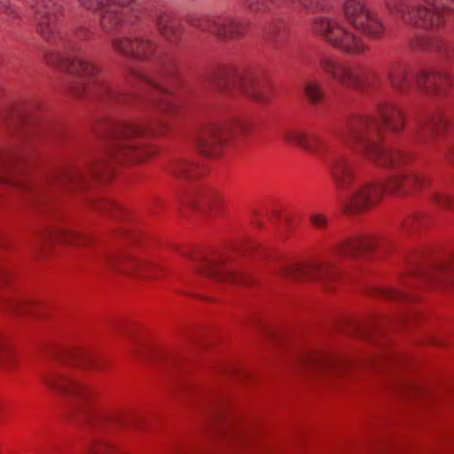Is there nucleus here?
<instances>
[{"label":"nucleus","mask_w":454,"mask_h":454,"mask_svg":"<svg viewBox=\"0 0 454 454\" xmlns=\"http://www.w3.org/2000/svg\"><path fill=\"white\" fill-rule=\"evenodd\" d=\"M304 93L312 104L320 103L324 96L320 83L315 81H307L305 82Z\"/></svg>","instance_id":"nucleus-31"},{"label":"nucleus","mask_w":454,"mask_h":454,"mask_svg":"<svg viewBox=\"0 0 454 454\" xmlns=\"http://www.w3.org/2000/svg\"><path fill=\"white\" fill-rule=\"evenodd\" d=\"M9 270L6 267L0 263V282L4 281L9 278Z\"/></svg>","instance_id":"nucleus-43"},{"label":"nucleus","mask_w":454,"mask_h":454,"mask_svg":"<svg viewBox=\"0 0 454 454\" xmlns=\"http://www.w3.org/2000/svg\"><path fill=\"white\" fill-rule=\"evenodd\" d=\"M281 136L286 142L301 146L309 153L323 155L326 152L324 142L318 135L309 132L302 128H285L281 130Z\"/></svg>","instance_id":"nucleus-20"},{"label":"nucleus","mask_w":454,"mask_h":454,"mask_svg":"<svg viewBox=\"0 0 454 454\" xmlns=\"http://www.w3.org/2000/svg\"><path fill=\"white\" fill-rule=\"evenodd\" d=\"M198 167L193 163L179 159L171 163L168 168V172L179 179H190L197 176Z\"/></svg>","instance_id":"nucleus-29"},{"label":"nucleus","mask_w":454,"mask_h":454,"mask_svg":"<svg viewBox=\"0 0 454 454\" xmlns=\"http://www.w3.org/2000/svg\"><path fill=\"white\" fill-rule=\"evenodd\" d=\"M427 223V217L423 214H416L413 216L407 218L403 227L406 231H415Z\"/></svg>","instance_id":"nucleus-36"},{"label":"nucleus","mask_w":454,"mask_h":454,"mask_svg":"<svg viewBox=\"0 0 454 454\" xmlns=\"http://www.w3.org/2000/svg\"><path fill=\"white\" fill-rule=\"evenodd\" d=\"M192 25L202 32L224 39L238 37L244 30L243 24L230 14L196 19Z\"/></svg>","instance_id":"nucleus-13"},{"label":"nucleus","mask_w":454,"mask_h":454,"mask_svg":"<svg viewBox=\"0 0 454 454\" xmlns=\"http://www.w3.org/2000/svg\"><path fill=\"white\" fill-rule=\"evenodd\" d=\"M223 201L222 196L212 190H200L190 193L185 199V203L204 213H218Z\"/></svg>","instance_id":"nucleus-22"},{"label":"nucleus","mask_w":454,"mask_h":454,"mask_svg":"<svg viewBox=\"0 0 454 454\" xmlns=\"http://www.w3.org/2000/svg\"><path fill=\"white\" fill-rule=\"evenodd\" d=\"M163 127L161 121L156 120L143 124L138 122H123L118 124L112 134L106 158L91 164L88 169L67 168L47 177V184L61 185H76L85 182L89 176H99L107 168L109 160H121L131 159L142 161L153 156L156 149L145 142L149 135H157V128Z\"/></svg>","instance_id":"nucleus-3"},{"label":"nucleus","mask_w":454,"mask_h":454,"mask_svg":"<svg viewBox=\"0 0 454 454\" xmlns=\"http://www.w3.org/2000/svg\"><path fill=\"white\" fill-rule=\"evenodd\" d=\"M214 86L220 92L233 97L243 94L257 102H265L269 98L264 85L251 73L222 74Z\"/></svg>","instance_id":"nucleus-12"},{"label":"nucleus","mask_w":454,"mask_h":454,"mask_svg":"<svg viewBox=\"0 0 454 454\" xmlns=\"http://www.w3.org/2000/svg\"><path fill=\"white\" fill-rule=\"evenodd\" d=\"M405 126L402 111L391 102L381 101L372 115H355L333 130L334 136L347 145H358L375 164L396 172L387 184L377 182L355 184L354 164L349 157L333 153L326 165L340 193L346 212L357 213L373 207L382 197L385 190L410 193L430 184L429 177L411 170L407 165L411 154L398 148H387L380 144L381 131L387 128L398 133Z\"/></svg>","instance_id":"nucleus-1"},{"label":"nucleus","mask_w":454,"mask_h":454,"mask_svg":"<svg viewBox=\"0 0 454 454\" xmlns=\"http://www.w3.org/2000/svg\"><path fill=\"white\" fill-rule=\"evenodd\" d=\"M42 239L44 241H59L80 247L87 246L90 242V237L65 227L47 230L42 234Z\"/></svg>","instance_id":"nucleus-23"},{"label":"nucleus","mask_w":454,"mask_h":454,"mask_svg":"<svg viewBox=\"0 0 454 454\" xmlns=\"http://www.w3.org/2000/svg\"><path fill=\"white\" fill-rule=\"evenodd\" d=\"M376 240L372 237L347 240L335 248V256L325 261L313 260L304 263L279 265L277 271L279 277L294 280H314L327 286L336 280L340 273L337 257L355 258L372 249Z\"/></svg>","instance_id":"nucleus-4"},{"label":"nucleus","mask_w":454,"mask_h":454,"mask_svg":"<svg viewBox=\"0 0 454 454\" xmlns=\"http://www.w3.org/2000/svg\"><path fill=\"white\" fill-rule=\"evenodd\" d=\"M312 28L335 48L350 55H362L369 49L361 37L348 25L339 20L326 17L316 18Z\"/></svg>","instance_id":"nucleus-8"},{"label":"nucleus","mask_w":454,"mask_h":454,"mask_svg":"<svg viewBox=\"0 0 454 454\" xmlns=\"http://www.w3.org/2000/svg\"><path fill=\"white\" fill-rule=\"evenodd\" d=\"M44 384L59 393L84 399L88 391L76 372L54 371L43 376Z\"/></svg>","instance_id":"nucleus-16"},{"label":"nucleus","mask_w":454,"mask_h":454,"mask_svg":"<svg viewBox=\"0 0 454 454\" xmlns=\"http://www.w3.org/2000/svg\"><path fill=\"white\" fill-rule=\"evenodd\" d=\"M9 353L5 349V340L3 335L0 333V368L6 366L5 359H7Z\"/></svg>","instance_id":"nucleus-39"},{"label":"nucleus","mask_w":454,"mask_h":454,"mask_svg":"<svg viewBox=\"0 0 454 454\" xmlns=\"http://www.w3.org/2000/svg\"><path fill=\"white\" fill-rule=\"evenodd\" d=\"M318 66L333 80L348 87L377 89L380 84L379 79L371 75L365 67L348 66L333 56L320 57Z\"/></svg>","instance_id":"nucleus-9"},{"label":"nucleus","mask_w":454,"mask_h":454,"mask_svg":"<svg viewBox=\"0 0 454 454\" xmlns=\"http://www.w3.org/2000/svg\"><path fill=\"white\" fill-rule=\"evenodd\" d=\"M292 4L296 5L308 12L324 11L326 7L325 0H288Z\"/></svg>","instance_id":"nucleus-35"},{"label":"nucleus","mask_w":454,"mask_h":454,"mask_svg":"<svg viewBox=\"0 0 454 454\" xmlns=\"http://www.w3.org/2000/svg\"><path fill=\"white\" fill-rule=\"evenodd\" d=\"M309 220L314 227L318 230L325 229L328 223V218L322 214H313L310 215Z\"/></svg>","instance_id":"nucleus-38"},{"label":"nucleus","mask_w":454,"mask_h":454,"mask_svg":"<svg viewBox=\"0 0 454 454\" xmlns=\"http://www.w3.org/2000/svg\"><path fill=\"white\" fill-rule=\"evenodd\" d=\"M19 157L13 153H0V183L27 190L37 189V185L18 169Z\"/></svg>","instance_id":"nucleus-18"},{"label":"nucleus","mask_w":454,"mask_h":454,"mask_svg":"<svg viewBox=\"0 0 454 454\" xmlns=\"http://www.w3.org/2000/svg\"><path fill=\"white\" fill-rule=\"evenodd\" d=\"M411 45L413 48H418L425 51H434L442 50L441 43L437 40L428 36H419L415 38L411 42Z\"/></svg>","instance_id":"nucleus-32"},{"label":"nucleus","mask_w":454,"mask_h":454,"mask_svg":"<svg viewBox=\"0 0 454 454\" xmlns=\"http://www.w3.org/2000/svg\"><path fill=\"white\" fill-rule=\"evenodd\" d=\"M386 295L391 299H400L405 300L408 299V295L403 292L395 289H390L386 292Z\"/></svg>","instance_id":"nucleus-41"},{"label":"nucleus","mask_w":454,"mask_h":454,"mask_svg":"<svg viewBox=\"0 0 454 454\" xmlns=\"http://www.w3.org/2000/svg\"><path fill=\"white\" fill-rule=\"evenodd\" d=\"M31 6L35 12L37 32L48 43H55L59 39L63 44L66 56L61 65L78 80L74 93L121 97L120 92L102 78L100 68L84 57L81 44L73 40L63 39L57 34L55 20L62 10L59 0H31Z\"/></svg>","instance_id":"nucleus-2"},{"label":"nucleus","mask_w":454,"mask_h":454,"mask_svg":"<svg viewBox=\"0 0 454 454\" xmlns=\"http://www.w3.org/2000/svg\"><path fill=\"white\" fill-rule=\"evenodd\" d=\"M430 342H432L434 344H439V345L443 344V341L438 337H432L430 339Z\"/></svg>","instance_id":"nucleus-45"},{"label":"nucleus","mask_w":454,"mask_h":454,"mask_svg":"<svg viewBox=\"0 0 454 454\" xmlns=\"http://www.w3.org/2000/svg\"><path fill=\"white\" fill-rule=\"evenodd\" d=\"M111 44L115 51L129 59L150 60L155 53L154 42L144 35L114 37Z\"/></svg>","instance_id":"nucleus-14"},{"label":"nucleus","mask_w":454,"mask_h":454,"mask_svg":"<svg viewBox=\"0 0 454 454\" xmlns=\"http://www.w3.org/2000/svg\"><path fill=\"white\" fill-rule=\"evenodd\" d=\"M450 121L441 114L419 117L412 125L415 133L426 145L431 146L442 131L450 127Z\"/></svg>","instance_id":"nucleus-19"},{"label":"nucleus","mask_w":454,"mask_h":454,"mask_svg":"<svg viewBox=\"0 0 454 454\" xmlns=\"http://www.w3.org/2000/svg\"><path fill=\"white\" fill-rule=\"evenodd\" d=\"M350 25L372 38H381L386 31L383 20L370 9L366 0H345L342 5Z\"/></svg>","instance_id":"nucleus-10"},{"label":"nucleus","mask_w":454,"mask_h":454,"mask_svg":"<svg viewBox=\"0 0 454 454\" xmlns=\"http://www.w3.org/2000/svg\"><path fill=\"white\" fill-rule=\"evenodd\" d=\"M90 416H91L93 419H98L102 422L110 421L115 419L114 416L110 414H98V413H91Z\"/></svg>","instance_id":"nucleus-42"},{"label":"nucleus","mask_w":454,"mask_h":454,"mask_svg":"<svg viewBox=\"0 0 454 454\" xmlns=\"http://www.w3.org/2000/svg\"><path fill=\"white\" fill-rule=\"evenodd\" d=\"M429 200L435 207L454 210V198L442 188H433L428 194Z\"/></svg>","instance_id":"nucleus-30"},{"label":"nucleus","mask_w":454,"mask_h":454,"mask_svg":"<svg viewBox=\"0 0 454 454\" xmlns=\"http://www.w3.org/2000/svg\"><path fill=\"white\" fill-rule=\"evenodd\" d=\"M245 8L251 13H264L270 9L274 0H242Z\"/></svg>","instance_id":"nucleus-33"},{"label":"nucleus","mask_w":454,"mask_h":454,"mask_svg":"<svg viewBox=\"0 0 454 454\" xmlns=\"http://www.w3.org/2000/svg\"><path fill=\"white\" fill-rule=\"evenodd\" d=\"M116 206L108 200L98 201L95 205V208L98 211H107L115 208Z\"/></svg>","instance_id":"nucleus-40"},{"label":"nucleus","mask_w":454,"mask_h":454,"mask_svg":"<svg viewBox=\"0 0 454 454\" xmlns=\"http://www.w3.org/2000/svg\"><path fill=\"white\" fill-rule=\"evenodd\" d=\"M82 454H126L108 437L101 436L90 442Z\"/></svg>","instance_id":"nucleus-27"},{"label":"nucleus","mask_w":454,"mask_h":454,"mask_svg":"<svg viewBox=\"0 0 454 454\" xmlns=\"http://www.w3.org/2000/svg\"><path fill=\"white\" fill-rule=\"evenodd\" d=\"M388 12L411 28L435 31L454 14V0H421L412 3L407 0H384Z\"/></svg>","instance_id":"nucleus-5"},{"label":"nucleus","mask_w":454,"mask_h":454,"mask_svg":"<svg viewBox=\"0 0 454 454\" xmlns=\"http://www.w3.org/2000/svg\"><path fill=\"white\" fill-rule=\"evenodd\" d=\"M153 21L164 39L171 43L178 41L181 27L176 20L167 13H159Z\"/></svg>","instance_id":"nucleus-25"},{"label":"nucleus","mask_w":454,"mask_h":454,"mask_svg":"<svg viewBox=\"0 0 454 454\" xmlns=\"http://www.w3.org/2000/svg\"><path fill=\"white\" fill-rule=\"evenodd\" d=\"M198 270L219 281L239 285L247 284L250 281L247 275L231 270L221 261L205 259L201 262V265L198 267Z\"/></svg>","instance_id":"nucleus-21"},{"label":"nucleus","mask_w":454,"mask_h":454,"mask_svg":"<svg viewBox=\"0 0 454 454\" xmlns=\"http://www.w3.org/2000/svg\"><path fill=\"white\" fill-rule=\"evenodd\" d=\"M454 268V255L448 261L438 262L418 272L421 280L437 284L448 279L449 272Z\"/></svg>","instance_id":"nucleus-24"},{"label":"nucleus","mask_w":454,"mask_h":454,"mask_svg":"<svg viewBox=\"0 0 454 454\" xmlns=\"http://www.w3.org/2000/svg\"><path fill=\"white\" fill-rule=\"evenodd\" d=\"M231 132V127L225 123H209L198 133V147L204 154L216 156L224 147Z\"/></svg>","instance_id":"nucleus-17"},{"label":"nucleus","mask_w":454,"mask_h":454,"mask_svg":"<svg viewBox=\"0 0 454 454\" xmlns=\"http://www.w3.org/2000/svg\"><path fill=\"white\" fill-rule=\"evenodd\" d=\"M156 60H157L158 64L160 66L159 73L157 74V76H161V75H165V74L168 75L172 73L171 67L168 64L163 62V60L159 56H156ZM129 73H130V75L132 76V78H134L141 82H144L146 84H151L153 86L159 85L158 77H155L154 75L147 74H145L140 70L135 69V68H130Z\"/></svg>","instance_id":"nucleus-28"},{"label":"nucleus","mask_w":454,"mask_h":454,"mask_svg":"<svg viewBox=\"0 0 454 454\" xmlns=\"http://www.w3.org/2000/svg\"><path fill=\"white\" fill-rule=\"evenodd\" d=\"M96 258L98 263L110 270L142 278L154 277L153 271L156 269V264L145 258L131 254H119L107 249L98 251Z\"/></svg>","instance_id":"nucleus-11"},{"label":"nucleus","mask_w":454,"mask_h":454,"mask_svg":"<svg viewBox=\"0 0 454 454\" xmlns=\"http://www.w3.org/2000/svg\"><path fill=\"white\" fill-rule=\"evenodd\" d=\"M80 6L98 16L101 29L113 34L131 24L136 16L137 0H77Z\"/></svg>","instance_id":"nucleus-7"},{"label":"nucleus","mask_w":454,"mask_h":454,"mask_svg":"<svg viewBox=\"0 0 454 454\" xmlns=\"http://www.w3.org/2000/svg\"><path fill=\"white\" fill-rule=\"evenodd\" d=\"M8 306L13 312L20 315L32 313L34 309V303L32 301L21 297L12 300Z\"/></svg>","instance_id":"nucleus-34"},{"label":"nucleus","mask_w":454,"mask_h":454,"mask_svg":"<svg viewBox=\"0 0 454 454\" xmlns=\"http://www.w3.org/2000/svg\"><path fill=\"white\" fill-rule=\"evenodd\" d=\"M86 33H87V30H86V29H82V28H81V29L77 32L76 36H77V37H82V36L83 35V34H86Z\"/></svg>","instance_id":"nucleus-46"},{"label":"nucleus","mask_w":454,"mask_h":454,"mask_svg":"<svg viewBox=\"0 0 454 454\" xmlns=\"http://www.w3.org/2000/svg\"><path fill=\"white\" fill-rule=\"evenodd\" d=\"M384 76L390 86L400 94H407L415 84L426 93L442 92L450 84V75L443 71H420L410 76L407 67L399 61L388 63Z\"/></svg>","instance_id":"nucleus-6"},{"label":"nucleus","mask_w":454,"mask_h":454,"mask_svg":"<svg viewBox=\"0 0 454 454\" xmlns=\"http://www.w3.org/2000/svg\"><path fill=\"white\" fill-rule=\"evenodd\" d=\"M350 365L349 361L340 356L323 351H306L296 361V366L302 370L335 372Z\"/></svg>","instance_id":"nucleus-15"},{"label":"nucleus","mask_w":454,"mask_h":454,"mask_svg":"<svg viewBox=\"0 0 454 454\" xmlns=\"http://www.w3.org/2000/svg\"><path fill=\"white\" fill-rule=\"evenodd\" d=\"M16 17V11L9 0H0V19L4 21H9Z\"/></svg>","instance_id":"nucleus-37"},{"label":"nucleus","mask_w":454,"mask_h":454,"mask_svg":"<svg viewBox=\"0 0 454 454\" xmlns=\"http://www.w3.org/2000/svg\"><path fill=\"white\" fill-rule=\"evenodd\" d=\"M448 155L450 158V160L454 161V143L449 147Z\"/></svg>","instance_id":"nucleus-44"},{"label":"nucleus","mask_w":454,"mask_h":454,"mask_svg":"<svg viewBox=\"0 0 454 454\" xmlns=\"http://www.w3.org/2000/svg\"><path fill=\"white\" fill-rule=\"evenodd\" d=\"M66 359L67 360V362L71 363L74 366L90 369L98 368L97 356L91 352L85 349H71L67 353Z\"/></svg>","instance_id":"nucleus-26"},{"label":"nucleus","mask_w":454,"mask_h":454,"mask_svg":"<svg viewBox=\"0 0 454 454\" xmlns=\"http://www.w3.org/2000/svg\"><path fill=\"white\" fill-rule=\"evenodd\" d=\"M118 423L121 426H125V422H122V421H118Z\"/></svg>","instance_id":"nucleus-47"}]
</instances>
